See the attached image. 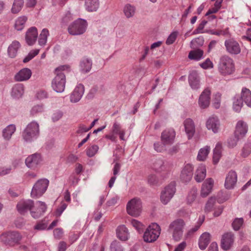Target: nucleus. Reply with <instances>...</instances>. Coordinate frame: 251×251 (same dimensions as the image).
Returning a JSON list of instances; mask_svg holds the SVG:
<instances>
[{"label":"nucleus","instance_id":"58","mask_svg":"<svg viewBox=\"0 0 251 251\" xmlns=\"http://www.w3.org/2000/svg\"><path fill=\"white\" fill-rule=\"evenodd\" d=\"M131 224L139 232L142 231L144 228V225L136 220L132 219L131 221Z\"/></svg>","mask_w":251,"mask_h":251},{"label":"nucleus","instance_id":"62","mask_svg":"<svg viewBox=\"0 0 251 251\" xmlns=\"http://www.w3.org/2000/svg\"><path fill=\"white\" fill-rule=\"evenodd\" d=\"M240 138H238L235 136L234 137L230 138L228 139L227 143L228 146L230 148H233L236 146L237 142Z\"/></svg>","mask_w":251,"mask_h":251},{"label":"nucleus","instance_id":"18","mask_svg":"<svg viewBox=\"0 0 251 251\" xmlns=\"http://www.w3.org/2000/svg\"><path fill=\"white\" fill-rule=\"evenodd\" d=\"M248 131V126L243 121H239L237 123L234 135L238 138H242Z\"/></svg>","mask_w":251,"mask_h":251},{"label":"nucleus","instance_id":"34","mask_svg":"<svg viewBox=\"0 0 251 251\" xmlns=\"http://www.w3.org/2000/svg\"><path fill=\"white\" fill-rule=\"evenodd\" d=\"M24 85L22 84H16L12 88V95L16 98H19L24 94Z\"/></svg>","mask_w":251,"mask_h":251},{"label":"nucleus","instance_id":"32","mask_svg":"<svg viewBox=\"0 0 251 251\" xmlns=\"http://www.w3.org/2000/svg\"><path fill=\"white\" fill-rule=\"evenodd\" d=\"M222 143L218 142L216 144L215 148L213 150V162L214 164H216L219 162L222 156Z\"/></svg>","mask_w":251,"mask_h":251},{"label":"nucleus","instance_id":"33","mask_svg":"<svg viewBox=\"0 0 251 251\" xmlns=\"http://www.w3.org/2000/svg\"><path fill=\"white\" fill-rule=\"evenodd\" d=\"M205 219L204 216L202 215L201 216H200L198 222H197L196 225L194 227H192L190 230L188 231L187 233L185 235V238H188L192 237L193 234L196 232L200 227L201 225L203 223Z\"/></svg>","mask_w":251,"mask_h":251},{"label":"nucleus","instance_id":"5","mask_svg":"<svg viewBox=\"0 0 251 251\" xmlns=\"http://www.w3.org/2000/svg\"><path fill=\"white\" fill-rule=\"evenodd\" d=\"M160 234V228L158 225L156 223L152 224L146 229L143 236L144 240L149 243L154 242Z\"/></svg>","mask_w":251,"mask_h":251},{"label":"nucleus","instance_id":"7","mask_svg":"<svg viewBox=\"0 0 251 251\" xmlns=\"http://www.w3.org/2000/svg\"><path fill=\"white\" fill-rule=\"evenodd\" d=\"M49 181L47 179H41L34 184L31 192V196L33 198L41 197L46 191Z\"/></svg>","mask_w":251,"mask_h":251},{"label":"nucleus","instance_id":"42","mask_svg":"<svg viewBox=\"0 0 251 251\" xmlns=\"http://www.w3.org/2000/svg\"><path fill=\"white\" fill-rule=\"evenodd\" d=\"M148 184L151 186H157L161 184V181L158 176L154 174H150L147 178Z\"/></svg>","mask_w":251,"mask_h":251},{"label":"nucleus","instance_id":"64","mask_svg":"<svg viewBox=\"0 0 251 251\" xmlns=\"http://www.w3.org/2000/svg\"><path fill=\"white\" fill-rule=\"evenodd\" d=\"M186 247V243L185 241H183L179 244L175 249L174 251H183Z\"/></svg>","mask_w":251,"mask_h":251},{"label":"nucleus","instance_id":"44","mask_svg":"<svg viewBox=\"0 0 251 251\" xmlns=\"http://www.w3.org/2000/svg\"><path fill=\"white\" fill-rule=\"evenodd\" d=\"M27 20V18L26 16H23L19 17L16 21L15 24V27L17 30H22L24 26L25 25Z\"/></svg>","mask_w":251,"mask_h":251},{"label":"nucleus","instance_id":"37","mask_svg":"<svg viewBox=\"0 0 251 251\" xmlns=\"http://www.w3.org/2000/svg\"><path fill=\"white\" fill-rule=\"evenodd\" d=\"M86 9L89 11H95L99 6V0H86L85 2Z\"/></svg>","mask_w":251,"mask_h":251},{"label":"nucleus","instance_id":"3","mask_svg":"<svg viewBox=\"0 0 251 251\" xmlns=\"http://www.w3.org/2000/svg\"><path fill=\"white\" fill-rule=\"evenodd\" d=\"M87 27L86 21L79 18L69 25L68 31L69 34L72 35H81L85 32Z\"/></svg>","mask_w":251,"mask_h":251},{"label":"nucleus","instance_id":"12","mask_svg":"<svg viewBox=\"0 0 251 251\" xmlns=\"http://www.w3.org/2000/svg\"><path fill=\"white\" fill-rule=\"evenodd\" d=\"M193 170L194 167L192 164H186L181 172L180 178L181 181L185 183L189 182L192 179Z\"/></svg>","mask_w":251,"mask_h":251},{"label":"nucleus","instance_id":"51","mask_svg":"<svg viewBox=\"0 0 251 251\" xmlns=\"http://www.w3.org/2000/svg\"><path fill=\"white\" fill-rule=\"evenodd\" d=\"M251 153V143L245 144L242 150L241 156L244 158L248 157Z\"/></svg>","mask_w":251,"mask_h":251},{"label":"nucleus","instance_id":"23","mask_svg":"<svg viewBox=\"0 0 251 251\" xmlns=\"http://www.w3.org/2000/svg\"><path fill=\"white\" fill-rule=\"evenodd\" d=\"M41 161V156L39 154H34L26 158L25 163L26 166L31 169H34Z\"/></svg>","mask_w":251,"mask_h":251},{"label":"nucleus","instance_id":"26","mask_svg":"<svg viewBox=\"0 0 251 251\" xmlns=\"http://www.w3.org/2000/svg\"><path fill=\"white\" fill-rule=\"evenodd\" d=\"M37 208L36 211H31V216L35 219L40 217L47 209V205L44 202L38 201L36 202Z\"/></svg>","mask_w":251,"mask_h":251},{"label":"nucleus","instance_id":"56","mask_svg":"<svg viewBox=\"0 0 251 251\" xmlns=\"http://www.w3.org/2000/svg\"><path fill=\"white\" fill-rule=\"evenodd\" d=\"M243 223V219L236 218L234 220L232 224L233 228L235 230H238L240 229Z\"/></svg>","mask_w":251,"mask_h":251},{"label":"nucleus","instance_id":"60","mask_svg":"<svg viewBox=\"0 0 251 251\" xmlns=\"http://www.w3.org/2000/svg\"><path fill=\"white\" fill-rule=\"evenodd\" d=\"M201 68L204 69L212 68L213 64L209 58H207L203 62L200 64Z\"/></svg>","mask_w":251,"mask_h":251},{"label":"nucleus","instance_id":"39","mask_svg":"<svg viewBox=\"0 0 251 251\" xmlns=\"http://www.w3.org/2000/svg\"><path fill=\"white\" fill-rule=\"evenodd\" d=\"M15 130L16 127L15 125H10L8 126L3 131V137L6 140H9Z\"/></svg>","mask_w":251,"mask_h":251},{"label":"nucleus","instance_id":"55","mask_svg":"<svg viewBox=\"0 0 251 251\" xmlns=\"http://www.w3.org/2000/svg\"><path fill=\"white\" fill-rule=\"evenodd\" d=\"M39 50H34L30 51L28 54L24 59L23 62L24 63H27L31 60L34 56L39 53Z\"/></svg>","mask_w":251,"mask_h":251},{"label":"nucleus","instance_id":"20","mask_svg":"<svg viewBox=\"0 0 251 251\" xmlns=\"http://www.w3.org/2000/svg\"><path fill=\"white\" fill-rule=\"evenodd\" d=\"M214 180L211 178H207L202 184L201 195L202 197H207L211 192Z\"/></svg>","mask_w":251,"mask_h":251},{"label":"nucleus","instance_id":"13","mask_svg":"<svg viewBox=\"0 0 251 251\" xmlns=\"http://www.w3.org/2000/svg\"><path fill=\"white\" fill-rule=\"evenodd\" d=\"M211 92L209 88L205 89L200 95L199 99V104L201 108L208 107L210 104Z\"/></svg>","mask_w":251,"mask_h":251},{"label":"nucleus","instance_id":"48","mask_svg":"<svg viewBox=\"0 0 251 251\" xmlns=\"http://www.w3.org/2000/svg\"><path fill=\"white\" fill-rule=\"evenodd\" d=\"M44 111L43 105H35L33 106L30 110V115L32 116H36L43 113Z\"/></svg>","mask_w":251,"mask_h":251},{"label":"nucleus","instance_id":"9","mask_svg":"<svg viewBox=\"0 0 251 251\" xmlns=\"http://www.w3.org/2000/svg\"><path fill=\"white\" fill-rule=\"evenodd\" d=\"M225 46L226 51L231 54H238L241 52V48L239 43L233 39L226 40Z\"/></svg>","mask_w":251,"mask_h":251},{"label":"nucleus","instance_id":"21","mask_svg":"<svg viewBox=\"0 0 251 251\" xmlns=\"http://www.w3.org/2000/svg\"><path fill=\"white\" fill-rule=\"evenodd\" d=\"M173 197V184H170L166 186L161 193L160 196L161 201L166 204Z\"/></svg>","mask_w":251,"mask_h":251},{"label":"nucleus","instance_id":"8","mask_svg":"<svg viewBox=\"0 0 251 251\" xmlns=\"http://www.w3.org/2000/svg\"><path fill=\"white\" fill-rule=\"evenodd\" d=\"M0 238L4 244L13 246L19 243L21 236L18 232L9 231L2 233Z\"/></svg>","mask_w":251,"mask_h":251},{"label":"nucleus","instance_id":"31","mask_svg":"<svg viewBox=\"0 0 251 251\" xmlns=\"http://www.w3.org/2000/svg\"><path fill=\"white\" fill-rule=\"evenodd\" d=\"M240 99L249 107H251V92L246 88H243L241 92Z\"/></svg>","mask_w":251,"mask_h":251},{"label":"nucleus","instance_id":"24","mask_svg":"<svg viewBox=\"0 0 251 251\" xmlns=\"http://www.w3.org/2000/svg\"><path fill=\"white\" fill-rule=\"evenodd\" d=\"M184 126L186 133L188 139H191L195 132V126L194 123L191 119H187L184 122Z\"/></svg>","mask_w":251,"mask_h":251},{"label":"nucleus","instance_id":"53","mask_svg":"<svg viewBox=\"0 0 251 251\" xmlns=\"http://www.w3.org/2000/svg\"><path fill=\"white\" fill-rule=\"evenodd\" d=\"M207 23V21L205 20L202 21L201 22L199 25L198 27L193 31V34H197L199 33H205V30L203 31V29Z\"/></svg>","mask_w":251,"mask_h":251},{"label":"nucleus","instance_id":"40","mask_svg":"<svg viewBox=\"0 0 251 251\" xmlns=\"http://www.w3.org/2000/svg\"><path fill=\"white\" fill-rule=\"evenodd\" d=\"M24 3V0H14L11 8L12 13H18L22 9Z\"/></svg>","mask_w":251,"mask_h":251},{"label":"nucleus","instance_id":"61","mask_svg":"<svg viewBox=\"0 0 251 251\" xmlns=\"http://www.w3.org/2000/svg\"><path fill=\"white\" fill-rule=\"evenodd\" d=\"M63 116V113L59 110H57L54 111L51 116V119L52 121L54 122H56L60 119Z\"/></svg>","mask_w":251,"mask_h":251},{"label":"nucleus","instance_id":"43","mask_svg":"<svg viewBox=\"0 0 251 251\" xmlns=\"http://www.w3.org/2000/svg\"><path fill=\"white\" fill-rule=\"evenodd\" d=\"M92 65V61L86 58H83L80 62L81 70L85 73H87L91 70Z\"/></svg>","mask_w":251,"mask_h":251},{"label":"nucleus","instance_id":"52","mask_svg":"<svg viewBox=\"0 0 251 251\" xmlns=\"http://www.w3.org/2000/svg\"><path fill=\"white\" fill-rule=\"evenodd\" d=\"M204 43V39L202 36H200L198 38H196L191 42V48H197V46H201L203 45Z\"/></svg>","mask_w":251,"mask_h":251},{"label":"nucleus","instance_id":"14","mask_svg":"<svg viewBox=\"0 0 251 251\" xmlns=\"http://www.w3.org/2000/svg\"><path fill=\"white\" fill-rule=\"evenodd\" d=\"M34 206V201L31 200L20 201L17 205V208L18 212L22 215L25 214L28 210L32 211L31 209Z\"/></svg>","mask_w":251,"mask_h":251},{"label":"nucleus","instance_id":"4","mask_svg":"<svg viewBox=\"0 0 251 251\" xmlns=\"http://www.w3.org/2000/svg\"><path fill=\"white\" fill-rule=\"evenodd\" d=\"M39 133V125L35 122H32L26 126L22 136L25 141L30 142L34 138H36Z\"/></svg>","mask_w":251,"mask_h":251},{"label":"nucleus","instance_id":"15","mask_svg":"<svg viewBox=\"0 0 251 251\" xmlns=\"http://www.w3.org/2000/svg\"><path fill=\"white\" fill-rule=\"evenodd\" d=\"M237 180V175L234 171L231 170L227 174L225 182V186L227 189H233Z\"/></svg>","mask_w":251,"mask_h":251},{"label":"nucleus","instance_id":"22","mask_svg":"<svg viewBox=\"0 0 251 251\" xmlns=\"http://www.w3.org/2000/svg\"><path fill=\"white\" fill-rule=\"evenodd\" d=\"M37 29L35 27H31L28 29L25 35L26 43L28 45L34 44L37 38Z\"/></svg>","mask_w":251,"mask_h":251},{"label":"nucleus","instance_id":"49","mask_svg":"<svg viewBox=\"0 0 251 251\" xmlns=\"http://www.w3.org/2000/svg\"><path fill=\"white\" fill-rule=\"evenodd\" d=\"M216 203V199L215 198L211 197L206 203L205 207V212H209L214 210V206Z\"/></svg>","mask_w":251,"mask_h":251},{"label":"nucleus","instance_id":"54","mask_svg":"<svg viewBox=\"0 0 251 251\" xmlns=\"http://www.w3.org/2000/svg\"><path fill=\"white\" fill-rule=\"evenodd\" d=\"M111 251H123V249L120 243L117 241H113L110 246Z\"/></svg>","mask_w":251,"mask_h":251},{"label":"nucleus","instance_id":"29","mask_svg":"<svg viewBox=\"0 0 251 251\" xmlns=\"http://www.w3.org/2000/svg\"><path fill=\"white\" fill-rule=\"evenodd\" d=\"M161 140L164 146H171L173 143V134L171 130H165L161 134Z\"/></svg>","mask_w":251,"mask_h":251},{"label":"nucleus","instance_id":"6","mask_svg":"<svg viewBox=\"0 0 251 251\" xmlns=\"http://www.w3.org/2000/svg\"><path fill=\"white\" fill-rule=\"evenodd\" d=\"M142 207L140 199L134 198L127 202L126 211L129 215L133 217H138L141 213Z\"/></svg>","mask_w":251,"mask_h":251},{"label":"nucleus","instance_id":"1","mask_svg":"<svg viewBox=\"0 0 251 251\" xmlns=\"http://www.w3.org/2000/svg\"><path fill=\"white\" fill-rule=\"evenodd\" d=\"M69 69L68 65L60 66L55 69L54 74L56 76L52 80V87L58 93L64 91L65 87L66 77L63 71Z\"/></svg>","mask_w":251,"mask_h":251},{"label":"nucleus","instance_id":"38","mask_svg":"<svg viewBox=\"0 0 251 251\" xmlns=\"http://www.w3.org/2000/svg\"><path fill=\"white\" fill-rule=\"evenodd\" d=\"M198 189L196 187H193L189 191L186 198V202L187 204H191L196 199L197 196Z\"/></svg>","mask_w":251,"mask_h":251},{"label":"nucleus","instance_id":"17","mask_svg":"<svg viewBox=\"0 0 251 251\" xmlns=\"http://www.w3.org/2000/svg\"><path fill=\"white\" fill-rule=\"evenodd\" d=\"M189 84L193 90H198L200 88V78L196 71H191L188 76Z\"/></svg>","mask_w":251,"mask_h":251},{"label":"nucleus","instance_id":"30","mask_svg":"<svg viewBox=\"0 0 251 251\" xmlns=\"http://www.w3.org/2000/svg\"><path fill=\"white\" fill-rule=\"evenodd\" d=\"M210 241V234L207 232L203 233L200 237L199 241V246L201 250L206 249Z\"/></svg>","mask_w":251,"mask_h":251},{"label":"nucleus","instance_id":"63","mask_svg":"<svg viewBox=\"0 0 251 251\" xmlns=\"http://www.w3.org/2000/svg\"><path fill=\"white\" fill-rule=\"evenodd\" d=\"M67 204L65 203H63L56 210L55 215L57 217H59L62 213L64 211V210L66 208Z\"/></svg>","mask_w":251,"mask_h":251},{"label":"nucleus","instance_id":"19","mask_svg":"<svg viewBox=\"0 0 251 251\" xmlns=\"http://www.w3.org/2000/svg\"><path fill=\"white\" fill-rule=\"evenodd\" d=\"M32 75L31 71L27 68L21 69L18 73H17L14 78L16 81H23L28 80Z\"/></svg>","mask_w":251,"mask_h":251},{"label":"nucleus","instance_id":"45","mask_svg":"<svg viewBox=\"0 0 251 251\" xmlns=\"http://www.w3.org/2000/svg\"><path fill=\"white\" fill-rule=\"evenodd\" d=\"M49 35V31L47 28L43 29L39 35L38 42L40 45H45L47 41V38Z\"/></svg>","mask_w":251,"mask_h":251},{"label":"nucleus","instance_id":"25","mask_svg":"<svg viewBox=\"0 0 251 251\" xmlns=\"http://www.w3.org/2000/svg\"><path fill=\"white\" fill-rule=\"evenodd\" d=\"M84 87L83 85L79 84L75 89L71 96V101L74 102L78 101L84 93Z\"/></svg>","mask_w":251,"mask_h":251},{"label":"nucleus","instance_id":"35","mask_svg":"<svg viewBox=\"0 0 251 251\" xmlns=\"http://www.w3.org/2000/svg\"><path fill=\"white\" fill-rule=\"evenodd\" d=\"M20 47V44L18 41H13L9 46L8 49V52L9 56L14 58L16 56L18 50Z\"/></svg>","mask_w":251,"mask_h":251},{"label":"nucleus","instance_id":"46","mask_svg":"<svg viewBox=\"0 0 251 251\" xmlns=\"http://www.w3.org/2000/svg\"><path fill=\"white\" fill-rule=\"evenodd\" d=\"M124 12L127 18H130L133 16L135 12V8L134 6L130 4H127L124 8Z\"/></svg>","mask_w":251,"mask_h":251},{"label":"nucleus","instance_id":"47","mask_svg":"<svg viewBox=\"0 0 251 251\" xmlns=\"http://www.w3.org/2000/svg\"><path fill=\"white\" fill-rule=\"evenodd\" d=\"M243 106V101L239 96H236L234 98L233 108L236 112H239Z\"/></svg>","mask_w":251,"mask_h":251},{"label":"nucleus","instance_id":"59","mask_svg":"<svg viewBox=\"0 0 251 251\" xmlns=\"http://www.w3.org/2000/svg\"><path fill=\"white\" fill-rule=\"evenodd\" d=\"M154 149L157 151L159 152H161L165 150H166L167 146H164L163 144H161L160 142H156L154 143Z\"/></svg>","mask_w":251,"mask_h":251},{"label":"nucleus","instance_id":"50","mask_svg":"<svg viewBox=\"0 0 251 251\" xmlns=\"http://www.w3.org/2000/svg\"><path fill=\"white\" fill-rule=\"evenodd\" d=\"M164 162L161 159H157L153 163L152 168L156 172H161L164 167Z\"/></svg>","mask_w":251,"mask_h":251},{"label":"nucleus","instance_id":"10","mask_svg":"<svg viewBox=\"0 0 251 251\" xmlns=\"http://www.w3.org/2000/svg\"><path fill=\"white\" fill-rule=\"evenodd\" d=\"M185 223L182 219H178L174 221V239L179 241L183 235Z\"/></svg>","mask_w":251,"mask_h":251},{"label":"nucleus","instance_id":"41","mask_svg":"<svg viewBox=\"0 0 251 251\" xmlns=\"http://www.w3.org/2000/svg\"><path fill=\"white\" fill-rule=\"evenodd\" d=\"M210 149V147L208 146H205L200 149L197 156L198 160L199 161L205 160L209 153Z\"/></svg>","mask_w":251,"mask_h":251},{"label":"nucleus","instance_id":"16","mask_svg":"<svg viewBox=\"0 0 251 251\" xmlns=\"http://www.w3.org/2000/svg\"><path fill=\"white\" fill-rule=\"evenodd\" d=\"M206 126L208 129L212 130L214 133H216L219 131L220 122L217 117L212 116L207 120Z\"/></svg>","mask_w":251,"mask_h":251},{"label":"nucleus","instance_id":"28","mask_svg":"<svg viewBox=\"0 0 251 251\" xmlns=\"http://www.w3.org/2000/svg\"><path fill=\"white\" fill-rule=\"evenodd\" d=\"M206 168L204 165L201 164L198 167L195 175V179L198 182H201L204 180L206 176Z\"/></svg>","mask_w":251,"mask_h":251},{"label":"nucleus","instance_id":"27","mask_svg":"<svg viewBox=\"0 0 251 251\" xmlns=\"http://www.w3.org/2000/svg\"><path fill=\"white\" fill-rule=\"evenodd\" d=\"M116 234L117 237L123 241H126L129 236L128 229L124 225L118 226L116 229Z\"/></svg>","mask_w":251,"mask_h":251},{"label":"nucleus","instance_id":"57","mask_svg":"<svg viewBox=\"0 0 251 251\" xmlns=\"http://www.w3.org/2000/svg\"><path fill=\"white\" fill-rule=\"evenodd\" d=\"M98 149V146L93 145L87 149L86 154L89 157H92L97 153Z\"/></svg>","mask_w":251,"mask_h":251},{"label":"nucleus","instance_id":"11","mask_svg":"<svg viewBox=\"0 0 251 251\" xmlns=\"http://www.w3.org/2000/svg\"><path fill=\"white\" fill-rule=\"evenodd\" d=\"M234 241V235L231 232H226L223 235L221 239V246L225 251L229 250Z\"/></svg>","mask_w":251,"mask_h":251},{"label":"nucleus","instance_id":"36","mask_svg":"<svg viewBox=\"0 0 251 251\" xmlns=\"http://www.w3.org/2000/svg\"><path fill=\"white\" fill-rule=\"evenodd\" d=\"M203 51L201 49L191 50L189 53L188 57L191 60H200L202 58Z\"/></svg>","mask_w":251,"mask_h":251},{"label":"nucleus","instance_id":"2","mask_svg":"<svg viewBox=\"0 0 251 251\" xmlns=\"http://www.w3.org/2000/svg\"><path fill=\"white\" fill-rule=\"evenodd\" d=\"M218 69L220 74L224 76L232 74L235 71L233 59L228 55H223L220 58Z\"/></svg>","mask_w":251,"mask_h":251}]
</instances>
